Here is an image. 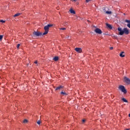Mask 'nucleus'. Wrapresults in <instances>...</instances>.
Masks as SVG:
<instances>
[{"mask_svg": "<svg viewBox=\"0 0 130 130\" xmlns=\"http://www.w3.org/2000/svg\"><path fill=\"white\" fill-rule=\"evenodd\" d=\"M52 26H53V24H48L44 26V29L45 30V32L43 34V35H46L49 32V28L52 27Z\"/></svg>", "mask_w": 130, "mask_h": 130, "instance_id": "nucleus-1", "label": "nucleus"}, {"mask_svg": "<svg viewBox=\"0 0 130 130\" xmlns=\"http://www.w3.org/2000/svg\"><path fill=\"white\" fill-rule=\"evenodd\" d=\"M119 90H120V91H121V92H122V93H123L124 94H126L127 91H126V89H125V87H124V86H123V85H120L119 86Z\"/></svg>", "mask_w": 130, "mask_h": 130, "instance_id": "nucleus-2", "label": "nucleus"}, {"mask_svg": "<svg viewBox=\"0 0 130 130\" xmlns=\"http://www.w3.org/2000/svg\"><path fill=\"white\" fill-rule=\"evenodd\" d=\"M123 81L127 84V85H130V79L126 77H124L123 79Z\"/></svg>", "mask_w": 130, "mask_h": 130, "instance_id": "nucleus-3", "label": "nucleus"}, {"mask_svg": "<svg viewBox=\"0 0 130 130\" xmlns=\"http://www.w3.org/2000/svg\"><path fill=\"white\" fill-rule=\"evenodd\" d=\"M32 34L34 36H41L42 35V33L39 31H34Z\"/></svg>", "mask_w": 130, "mask_h": 130, "instance_id": "nucleus-4", "label": "nucleus"}, {"mask_svg": "<svg viewBox=\"0 0 130 130\" xmlns=\"http://www.w3.org/2000/svg\"><path fill=\"white\" fill-rule=\"evenodd\" d=\"M94 32L95 33H96L97 34H101L102 33V30H101V29H100V28H96L95 29H94Z\"/></svg>", "mask_w": 130, "mask_h": 130, "instance_id": "nucleus-5", "label": "nucleus"}, {"mask_svg": "<svg viewBox=\"0 0 130 130\" xmlns=\"http://www.w3.org/2000/svg\"><path fill=\"white\" fill-rule=\"evenodd\" d=\"M118 31H119L120 35H123V34H124V31L123 29L122 30V28H121V27L118 28Z\"/></svg>", "mask_w": 130, "mask_h": 130, "instance_id": "nucleus-6", "label": "nucleus"}, {"mask_svg": "<svg viewBox=\"0 0 130 130\" xmlns=\"http://www.w3.org/2000/svg\"><path fill=\"white\" fill-rule=\"evenodd\" d=\"M124 33L125 34H129V30H128V29L126 27H125L123 28Z\"/></svg>", "mask_w": 130, "mask_h": 130, "instance_id": "nucleus-7", "label": "nucleus"}, {"mask_svg": "<svg viewBox=\"0 0 130 130\" xmlns=\"http://www.w3.org/2000/svg\"><path fill=\"white\" fill-rule=\"evenodd\" d=\"M75 51L77 52H78L79 53H82V48H76Z\"/></svg>", "mask_w": 130, "mask_h": 130, "instance_id": "nucleus-8", "label": "nucleus"}, {"mask_svg": "<svg viewBox=\"0 0 130 130\" xmlns=\"http://www.w3.org/2000/svg\"><path fill=\"white\" fill-rule=\"evenodd\" d=\"M125 22L126 23H128V24H127V27L130 28V20H125Z\"/></svg>", "mask_w": 130, "mask_h": 130, "instance_id": "nucleus-9", "label": "nucleus"}, {"mask_svg": "<svg viewBox=\"0 0 130 130\" xmlns=\"http://www.w3.org/2000/svg\"><path fill=\"white\" fill-rule=\"evenodd\" d=\"M106 26L109 28V29H112V26H111V25L108 24V23H106Z\"/></svg>", "mask_w": 130, "mask_h": 130, "instance_id": "nucleus-10", "label": "nucleus"}, {"mask_svg": "<svg viewBox=\"0 0 130 130\" xmlns=\"http://www.w3.org/2000/svg\"><path fill=\"white\" fill-rule=\"evenodd\" d=\"M62 88H63L62 86H59L57 87V88H56L55 90H60V89H62Z\"/></svg>", "mask_w": 130, "mask_h": 130, "instance_id": "nucleus-11", "label": "nucleus"}, {"mask_svg": "<svg viewBox=\"0 0 130 130\" xmlns=\"http://www.w3.org/2000/svg\"><path fill=\"white\" fill-rule=\"evenodd\" d=\"M123 53H124V52H122L120 54V57H124L125 55L123 54Z\"/></svg>", "mask_w": 130, "mask_h": 130, "instance_id": "nucleus-12", "label": "nucleus"}, {"mask_svg": "<svg viewBox=\"0 0 130 130\" xmlns=\"http://www.w3.org/2000/svg\"><path fill=\"white\" fill-rule=\"evenodd\" d=\"M61 94L63 95V96H67V95H68V94L66 92H64L63 91H61Z\"/></svg>", "mask_w": 130, "mask_h": 130, "instance_id": "nucleus-13", "label": "nucleus"}, {"mask_svg": "<svg viewBox=\"0 0 130 130\" xmlns=\"http://www.w3.org/2000/svg\"><path fill=\"white\" fill-rule=\"evenodd\" d=\"M70 12L71 14H76V12H75L73 9H70Z\"/></svg>", "mask_w": 130, "mask_h": 130, "instance_id": "nucleus-14", "label": "nucleus"}, {"mask_svg": "<svg viewBox=\"0 0 130 130\" xmlns=\"http://www.w3.org/2000/svg\"><path fill=\"white\" fill-rule=\"evenodd\" d=\"M54 60H55V61H57V60H58V57H55L53 58Z\"/></svg>", "mask_w": 130, "mask_h": 130, "instance_id": "nucleus-15", "label": "nucleus"}, {"mask_svg": "<svg viewBox=\"0 0 130 130\" xmlns=\"http://www.w3.org/2000/svg\"><path fill=\"white\" fill-rule=\"evenodd\" d=\"M20 15H21V13H17L14 15V17H18V16H20Z\"/></svg>", "mask_w": 130, "mask_h": 130, "instance_id": "nucleus-16", "label": "nucleus"}, {"mask_svg": "<svg viewBox=\"0 0 130 130\" xmlns=\"http://www.w3.org/2000/svg\"><path fill=\"white\" fill-rule=\"evenodd\" d=\"M122 101H123V102L127 103V100H126V99H125L124 98H122Z\"/></svg>", "mask_w": 130, "mask_h": 130, "instance_id": "nucleus-17", "label": "nucleus"}, {"mask_svg": "<svg viewBox=\"0 0 130 130\" xmlns=\"http://www.w3.org/2000/svg\"><path fill=\"white\" fill-rule=\"evenodd\" d=\"M106 14H108L109 15H110V14H111V11H106Z\"/></svg>", "mask_w": 130, "mask_h": 130, "instance_id": "nucleus-18", "label": "nucleus"}, {"mask_svg": "<svg viewBox=\"0 0 130 130\" xmlns=\"http://www.w3.org/2000/svg\"><path fill=\"white\" fill-rule=\"evenodd\" d=\"M24 123H27L28 122V120L27 119H25L23 120Z\"/></svg>", "mask_w": 130, "mask_h": 130, "instance_id": "nucleus-19", "label": "nucleus"}, {"mask_svg": "<svg viewBox=\"0 0 130 130\" xmlns=\"http://www.w3.org/2000/svg\"><path fill=\"white\" fill-rule=\"evenodd\" d=\"M59 29L60 30H67V28L65 27H62V28H60Z\"/></svg>", "mask_w": 130, "mask_h": 130, "instance_id": "nucleus-20", "label": "nucleus"}, {"mask_svg": "<svg viewBox=\"0 0 130 130\" xmlns=\"http://www.w3.org/2000/svg\"><path fill=\"white\" fill-rule=\"evenodd\" d=\"M0 22H1V23H5L6 21L3 20H0Z\"/></svg>", "mask_w": 130, "mask_h": 130, "instance_id": "nucleus-21", "label": "nucleus"}, {"mask_svg": "<svg viewBox=\"0 0 130 130\" xmlns=\"http://www.w3.org/2000/svg\"><path fill=\"white\" fill-rule=\"evenodd\" d=\"M20 47V44H18L17 45V48H19Z\"/></svg>", "mask_w": 130, "mask_h": 130, "instance_id": "nucleus-22", "label": "nucleus"}, {"mask_svg": "<svg viewBox=\"0 0 130 130\" xmlns=\"http://www.w3.org/2000/svg\"><path fill=\"white\" fill-rule=\"evenodd\" d=\"M3 36L0 35V40H2V39H3Z\"/></svg>", "mask_w": 130, "mask_h": 130, "instance_id": "nucleus-23", "label": "nucleus"}, {"mask_svg": "<svg viewBox=\"0 0 130 130\" xmlns=\"http://www.w3.org/2000/svg\"><path fill=\"white\" fill-rule=\"evenodd\" d=\"M89 2H91V0H86V3H89Z\"/></svg>", "mask_w": 130, "mask_h": 130, "instance_id": "nucleus-24", "label": "nucleus"}, {"mask_svg": "<svg viewBox=\"0 0 130 130\" xmlns=\"http://www.w3.org/2000/svg\"><path fill=\"white\" fill-rule=\"evenodd\" d=\"M37 123H38V124H40V120H39V121L37 122Z\"/></svg>", "mask_w": 130, "mask_h": 130, "instance_id": "nucleus-25", "label": "nucleus"}, {"mask_svg": "<svg viewBox=\"0 0 130 130\" xmlns=\"http://www.w3.org/2000/svg\"><path fill=\"white\" fill-rule=\"evenodd\" d=\"M110 49H111V50H112V49H113V47H111L110 48Z\"/></svg>", "mask_w": 130, "mask_h": 130, "instance_id": "nucleus-26", "label": "nucleus"}, {"mask_svg": "<svg viewBox=\"0 0 130 130\" xmlns=\"http://www.w3.org/2000/svg\"><path fill=\"white\" fill-rule=\"evenodd\" d=\"M71 2H77V0H71Z\"/></svg>", "mask_w": 130, "mask_h": 130, "instance_id": "nucleus-27", "label": "nucleus"}, {"mask_svg": "<svg viewBox=\"0 0 130 130\" xmlns=\"http://www.w3.org/2000/svg\"><path fill=\"white\" fill-rule=\"evenodd\" d=\"M82 121H83V122H85V119H83V120H82Z\"/></svg>", "mask_w": 130, "mask_h": 130, "instance_id": "nucleus-28", "label": "nucleus"}, {"mask_svg": "<svg viewBox=\"0 0 130 130\" xmlns=\"http://www.w3.org/2000/svg\"><path fill=\"white\" fill-rule=\"evenodd\" d=\"M38 61L36 60L35 61V63H37Z\"/></svg>", "mask_w": 130, "mask_h": 130, "instance_id": "nucleus-29", "label": "nucleus"}, {"mask_svg": "<svg viewBox=\"0 0 130 130\" xmlns=\"http://www.w3.org/2000/svg\"><path fill=\"white\" fill-rule=\"evenodd\" d=\"M103 10H105V8H103Z\"/></svg>", "mask_w": 130, "mask_h": 130, "instance_id": "nucleus-30", "label": "nucleus"}, {"mask_svg": "<svg viewBox=\"0 0 130 130\" xmlns=\"http://www.w3.org/2000/svg\"><path fill=\"white\" fill-rule=\"evenodd\" d=\"M128 116H129V117H130V114H129Z\"/></svg>", "mask_w": 130, "mask_h": 130, "instance_id": "nucleus-31", "label": "nucleus"}]
</instances>
